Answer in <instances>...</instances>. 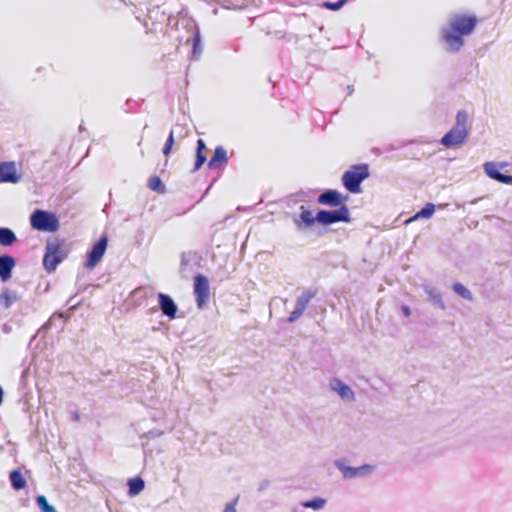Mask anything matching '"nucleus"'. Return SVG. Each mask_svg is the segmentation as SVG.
I'll return each mask as SVG.
<instances>
[{
	"mask_svg": "<svg viewBox=\"0 0 512 512\" xmlns=\"http://www.w3.org/2000/svg\"><path fill=\"white\" fill-rule=\"evenodd\" d=\"M478 20L475 16L457 14L450 21L448 28L442 31V38L449 51H458L464 44L463 37L470 35Z\"/></svg>",
	"mask_w": 512,
	"mask_h": 512,
	"instance_id": "obj_1",
	"label": "nucleus"
},
{
	"mask_svg": "<svg viewBox=\"0 0 512 512\" xmlns=\"http://www.w3.org/2000/svg\"><path fill=\"white\" fill-rule=\"evenodd\" d=\"M467 123V112L458 111L455 125L442 137L441 144L447 148L462 144L468 135Z\"/></svg>",
	"mask_w": 512,
	"mask_h": 512,
	"instance_id": "obj_2",
	"label": "nucleus"
},
{
	"mask_svg": "<svg viewBox=\"0 0 512 512\" xmlns=\"http://www.w3.org/2000/svg\"><path fill=\"white\" fill-rule=\"evenodd\" d=\"M68 249L63 240L55 239L48 242L43 257V265L48 273L56 270L57 266L66 259Z\"/></svg>",
	"mask_w": 512,
	"mask_h": 512,
	"instance_id": "obj_3",
	"label": "nucleus"
},
{
	"mask_svg": "<svg viewBox=\"0 0 512 512\" xmlns=\"http://www.w3.org/2000/svg\"><path fill=\"white\" fill-rule=\"evenodd\" d=\"M369 175V166L367 164L353 165L342 175V184L349 192L358 194L362 191L361 183Z\"/></svg>",
	"mask_w": 512,
	"mask_h": 512,
	"instance_id": "obj_4",
	"label": "nucleus"
},
{
	"mask_svg": "<svg viewBox=\"0 0 512 512\" xmlns=\"http://www.w3.org/2000/svg\"><path fill=\"white\" fill-rule=\"evenodd\" d=\"M31 227L37 231L56 232L59 221L56 215L49 211L37 209L30 215Z\"/></svg>",
	"mask_w": 512,
	"mask_h": 512,
	"instance_id": "obj_5",
	"label": "nucleus"
},
{
	"mask_svg": "<svg viewBox=\"0 0 512 512\" xmlns=\"http://www.w3.org/2000/svg\"><path fill=\"white\" fill-rule=\"evenodd\" d=\"M317 222L322 225H331L338 222L348 223L351 220L347 206H342L334 211L320 210L316 214Z\"/></svg>",
	"mask_w": 512,
	"mask_h": 512,
	"instance_id": "obj_6",
	"label": "nucleus"
},
{
	"mask_svg": "<svg viewBox=\"0 0 512 512\" xmlns=\"http://www.w3.org/2000/svg\"><path fill=\"white\" fill-rule=\"evenodd\" d=\"M193 294L197 307L203 309L209 301L210 286L206 276L197 274L194 277Z\"/></svg>",
	"mask_w": 512,
	"mask_h": 512,
	"instance_id": "obj_7",
	"label": "nucleus"
},
{
	"mask_svg": "<svg viewBox=\"0 0 512 512\" xmlns=\"http://www.w3.org/2000/svg\"><path fill=\"white\" fill-rule=\"evenodd\" d=\"M108 245V238L106 236H102L91 248V250L87 253V259L85 261L86 269L95 268L99 262L101 261Z\"/></svg>",
	"mask_w": 512,
	"mask_h": 512,
	"instance_id": "obj_8",
	"label": "nucleus"
},
{
	"mask_svg": "<svg viewBox=\"0 0 512 512\" xmlns=\"http://www.w3.org/2000/svg\"><path fill=\"white\" fill-rule=\"evenodd\" d=\"M348 199V195H342L339 191L330 189L321 193L317 198V202L321 205L340 208L346 206Z\"/></svg>",
	"mask_w": 512,
	"mask_h": 512,
	"instance_id": "obj_9",
	"label": "nucleus"
},
{
	"mask_svg": "<svg viewBox=\"0 0 512 512\" xmlns=\"http://www.w3.org/2000/svg\"><path fill=\"white\" fill-rule=\"evenodd\" d=\"M21 174L13 161L0 162V183H18Z\"/></svg>",
	"mask_w": 512,
	"mask_h": 512,
	"instance_id": "obj_10",
	"label": "nucleus"
},
{
	"mask_svg": "<svg viewBox=\"0 0 512 512\" xmlns=\"http://www.w3.org/2000/svg\"><path fill=\"white\" fill-rule=\"evenodd\" d=\"M158 303L162 313L169 319H175L177 314V306L173 299L164 293L158 294Z\"/></svg>",
	"mask_w": 512,
	"mask_h": 512,
	"instance_id": "obj_11",
	"label": "nucleus"
},
{
	"mask_svg": "<svg viewBox=\"0 0 512 512\" xmlns=\"http://www.w3.org/2000/svg\"><path fill=\"white\" fill-rule=\"evenodd\" d=\"M228 163L227 151L223 146H217L214 150L213 156L208 161L210 169H219L226 166Z\"/></svg>",
	"mask_w": 512,
	"mask_h": 512,
	"instance_id": "obj_12",
	"label": "nucleus"
},
{
	"mask_svg": "<svg viewBox=\"0 0 512 512\" xmlns=\"http://www.w3.org/2000/svg\"><path fill=\"white\" fill-rule=\"evenodd\" d=\"M484 170L486 174L503 184H512V176L510 175H504L499 171V167L496 163L488 162L484 164Z\"/></svg>",
	"mask_w": 512,
	"mask_h": 512,
	"instance_id": "obj_13",
	"label": "nucleus"
},
{
	"mask_svg": "<svg viewBox=\"0 0 512 512\" xmlns=\"http://www.w3.org/2000/svg\"><path fill=\"white\" fill-rule=\"evenodd\" d=\"M14 266L15 260L13 257L9 255L0 256V279L3 282L11 278Z\"/></svg>",
	"mask_w": 512,
	"mask_h": 512,
	"instance_id": "obj_14",
	"label": "nucleus"
},
{
	"mask_svg": "<svg viewBox=\"0 0 512 512\" xmlns=\"http://www.w3.org/2000/svg\"><path fill=\"white\" fill-rule=\"evenodd\" d=\"M317 222L316 216H313L312 212L305 206L300 207V214L298 218L294 219V223L298 228L311 227Z\"/></svg>",
	"mask_w": 512,
	"mask_h": 512,
	"instance_id": "obj_15",
	"label": "nucleus"
},
{
	"mask_svg": "<svg viewBox=\"0 0 512 512\" xmlns=\"http://www.w3.org/2000/svg\"><path fill=\"white\" fill-rule=\"evenodd\" d=\"M337 466L341 470V472L345 478H353V477L358 476L360 474V472H362V471L369 472L371 470V467L369 465H364V466L357 467V468L348 467L343 464H338Z\"/></svg>",
	"mask_w": 512,
	"mask_h": 512,
	"instance_id": "obj_16",
	"label": "nucleus"
},
{
	"mask_svg": "<svg viewBox=\"0 0 512 512\" xmlns=\"http://www.w3.org/2000/svg\"><path fill=\"white\" fill-rule=\"evenodd\" d=\"M206 149V144L203 139H199L197 141V149H196V160L194 163V171L199 170L202 165L206 162V156L204 154V150Z\"/></svg>",
	"mask_w": 512,
	"mask_h": 512,
	"instance_id": "obj_17",
	"label": "nucleus"
},
{
	"mask_svg": "<svg viewBox=\"0 0 512 512\" xmlns=\"http://www.w3.org/2000/svg\"><path fill=\"white\" fill-rule=\"evenodd\" d=\"M333 389L343 398V399H353L354 393L350 389L349 386L344 384L340 380H335L332 384Z\"/></svg>",
	"mask_w": 512,
	"mask_h": 512,
	"instance_id": "obj_18",
	"label": "nucleus"
},
{
	"mask_svg": "<svg viewBox=\"0 0 512 512\" xmlns=\"http://www.w3.org/2000/svg\"><path fill=\"white\" fill-rule=\"evenodd\" d=\"M128 494L130 496L138 495L141 491H143L145 487V483L142 478L134 477L128 480Z\"/></svg>",
	"mask_w": 512,
	"mask_h": 512,
	"instance_id": "obj_19",
	"label": "nucleus"
},
{
	"mask_svg": "<svg viewBox=\"0 0 512 512\" xmlns=\"http://www.w3.org/2000/svg\"><path fill=\"white\" fill-rule=\"evenodd\" d=\"M10 482L15 490H21L26 486V480L19 470H13L10 472Z\"/></svg>",
	"mask_w": 512,
	"mask_h": 512,
	"instance_id": "obj_20",
	"label": "nucleus"
},
{
	"mask_svg": "<svg viewBox=\"0 0 512 512\" xmlns=\"http://www.w3.org/2000/svg\"><path fill=\"white\" fill-rule=\"evenodd\" d=\"M435 211V206L432 203H427L419 212L406 220V223H411L418 218H430Z\"/></svg>",
	"mask_w": 512,
	"mask_h": 512,
	"instance_id": "obj_21",
	"label": "nucleus"
},
{
	"mask_svg": "<svg viewBox=\"0 0 512 512\" xmlns=\"http://www.w3.org/2000/svg\"><path fill=\"white\" fill-rule=\"evenodd\" d=\"M17 299V295L15 292L11 291L8 288H5L0 293V305H2L5 308L10 307Z\"/></svg>",
	"mask_w": 512,
	"mask_h": 512,
	"instance_id": "obj_22",
	"label": "nucleus"
},
{
	"mask_svg": "<svg viewBox=\"0 0 512 512\" xmlns=\"http://www.w3.org/2000/svg\"><path fill=\"white\" fill-rule=\"evenodd\" d=\"M16 241L15 233L9 228H0V244L10 246Z\"/></svg>",
	"mask_w": 512,
	"mask_h": 512,
	"instance_id": "obj_23",
	"label": "nucleus"
},
{
	"mask_svg": "<svg viewBox=\"0 0 512 512\" xmlns=\"http://www.w3.org/2000/svg\"><path fill=\"white\" fill-rule=\"evenodd\" d=\"M315 291H305L297 300L296 308L301 310L303 313L306 310L309 302L315 297Z\"/></svg>",
	"mask_w": 512,
	"mask_h": 512,
	"instance_id": "obj_24",
	"label": "nucleus"
},
{
	"mask_svg": "<svg viewBox=\"0 0 512 512\" xmlns=\"http://www.w3.org/2000/svg\"><path fill=\"white\" fill-rule=\"evenodd\" d=\"M148 187L159 194H163L166 191V187L159 176H151L148 180Z\"/></svg>",
	"mask_w": 512,
	"mask_h": 512,
	"instance_id": "obj_25",
	"label": "nucleus"
},
{
	"mask_svg": "<svg viewBox=\"0 0 512 512\" xmlns=\"http://www.w3.org/2000/svg\"><path fill=\"white\" fill-rule=\"evenodd\" d=\"M453 290L464 299H467V300L472 299V295H471L470 291L460 283H455L453 285Z\"/></svg>",
	"mask_w": 512,
	"mask_h": 512,
	"instance_id": "obj_26",
	"label": "nucleus"
},
{
	"mask_svg": "<svg viewBox=\"0 0 512 512\" xmlns=\"http://www.w3.org/2000/svg\"><path fill=\"white\" fill-rule=\"evenodd\" d=\"M37 501V504L39 506V508L44 511V512H55V509L53 506H51L50 504H48L45 496L43 495H39L36 499Z\"/></svg>",
	"mask_w": 512,
	"mask_h": 512,
	"instance_id": "obj_27",
	"label": "nucleus"
},
{
	"mask_svg": "<svg viewBox=\"0 0 512 512\" xmlns=\"http://www.w3.org/2000/svg\"><path fill=\"white\" fill-rule=\"evenodd\" d=\"M325 502L326 501L324 499L316 498L314 500L304 502L303 506L307 507V508H312L314 510H317V509L323 508L324 505H325Z\"/></svg>",
	"mask_w": 512,
	"mask_h": 512,
	"instance_id": "obj_28",
	"label": "nucleus"
},
{
	"mask_svg": "<svg viewBox=\"0 0 512 512\" xmlns=\"http://www.w3.org/2000/svg\"><path fill=\"white\" fill-rule=\"evenodd\" d=\"M348 0H339L337 2H324L323 7L332 11L339 10Z\"/></svg>",
	"mask_w": 512,
	"mask_h": 512,
	"instance_id": "obj_29",
	"label": "nucleus"
},
{
	"mask_svg": "<svg viewBox=\"0 0 512 512\" xmlns=\"http://www.w3.org/2000/svg\"><path fill=\"white\" fill-rule=\"evenodd\" d=\"M237 500L238 499L236 498L233 501L227 503L225 505V508H224L223 512H237L236 511Z\"/></svg>",
	"mask_w": 512,
	"mask_h": 512,
	"instance_id": "obj_30",
	"label": "nucleus"
},
{
	"mask_svg": "<svg viewBox=\"0 0 512 512\" xmlns=\"http://www.w3.org/2000/svg\"><path fill=\"white\" fill-rule=\"evenodd\" d=\"M302 314L303 312L295 307V309L291 312L290 316L288 317V321L293 322L296 319H298Z\"/></svg>",
	"mask_w": 512,
	"mask_h": 512,
	"instance_id": "obj_31",
	"label": "nucleus"
},
{
	"mask_svg": "<svg viewBox=\"0 0 512 512\" xmlns=\"http://www.w3.org/2000/svg\"><path fill=\"white\" fill-rule=\"evenodd\" d=\"M175 143V139H174V132L171 130L167 139H166V142L165 144L168 145V146H171L173 148V145Z\"/></svg>",
	"mask_w": 512,
	"mask_h": 512,
	"instance_id": "obj_32",
	"label": "nucleus"
},
{
	"mask_svg": "<svg viewBox=\"0 0 512 512\" xmlns=\"http://www.w3.org/2000/svg\"><path fill=\"white\" fill-rule=\"evenodd\" d=\"M199 44H200V35H199V33H196L193 37L194 52H196Z\"/></svg>",
	"mask_w": 512,
	"mask_h": 512,
	"instance_id": "obj_33",
	"label": "nucleus"
},
{
	"mask_svg": "<svg viewBox=\"0 0 512 512\" xmlns=\"http://www.w3.org/2000/svg\"><path fill=\"white\" fill-rule=\"evenodd\" d=\"M401 310L403 312V314L406 316V317H409L411 315V311H410V308L408 306H405L403 305L401 307Z\"/></svg>",
	"mask_w": 512,
	"mask_h": 512,
	"instance_id": "obj_34",
	"label": "nucleus"
},
{
	"mask_svg": "<svg viewBox=\"0 0 512 512\" xmlns=\"http://www.w3.org/2000/svg\"><path fill=\"white\" fill-rule=\"evenodd\" d=\"M172 151V147L164 144L163 154L167 157Z\"/></svg>",
	"mask_w": 512,
	"mask_h": 512,
	"instance_id": "obj_35",
	"label": "nucleus"
},
{
	"mask_svg": "<svg viewBox=\"0 0 512 512\" xmlns=\"http://www.w3.org/2000/svg\"><path fill=\"white\" fill-rule=\"evenodd\" d=\"M72 418L74 421H79L80 420V415L78 412H74L73 415H72Z\"/></svg>",
	"mask_w": 512,
	"mask_h": 512,
	"instance_id": "obj_36",
	"label": "nucleus"
}]
</instances>
